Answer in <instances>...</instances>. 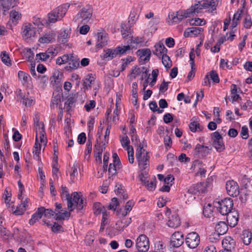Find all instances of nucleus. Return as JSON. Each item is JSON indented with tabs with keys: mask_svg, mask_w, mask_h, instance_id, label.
Here are the masks:
<instances>
[{
	"mask_svg": "<svg viewBox=\"0 0 252 252\" xmlns=\"http://www.w3.org/2000/svg\"><path fill=\"white\" fill-rule=\"evenodd\" d=\"M214 206L211 203H208L205 205L203 208V214L204 216L208 218H211L213 216Z\"/></svg>",
	"mask_w": 252,
	"mask_h": 252,
	"instance_id": "c9c22d12",
	"label": "nucleus"
},
{
	"mask_svg": "<svg viewBox=\"0 0 252 252\" xmlns=\"http://www.w3.org/2000/svg\"><path fill=\"white\" fill-rule=\"evenodd\" d=\"M228 230V226L224 221H219L215 226V231L220 234L223 235Z\"/></svg>",
	"mask_w": 252,
	"mask_h": 252,
	"instance_id": "473e14b6",
	"label": "nucleus"
},
{
	"mask_svg": "<svg viewBox=\"0 0 252 252\" xmlns=\"http://www.w3.org/2000/svg\"><path fill=\"white\" fill-rule=\"evenodd\" d=\"M155 252H164L165 246H164L163 242L160 241H157L155 243Z\"/></svg>",
	"mask_w": 252,
	"mask_h": 252,
	"instance_id": "5fc2aeb1",
	"label": "nucleus"
},
{
	"mask_svg": "<svg viewBox=\"0 0 252 252\" xmlns=\"http://www.w3.org/2000/svg\"><path fill=\"white\" fill-rule=\"evenodd\" d=\"M211 148L209 146H205L197 144L195 147L194 150L196 153L201 156H205L210 151Z\"/></svg>",
	"mask_w": 252,
	"mask_h": 252,
	"instance_id": "2f4dec72",
	"label": "nucleus"
},
{
	"mask_svg": "<svg viewBox=\"0 0 252 252\" xmlns=\"http://www.w3.org/2000/svg\"><path fill=\"white\" fill-rule=\"evenodd\" d=\"M105 232H106V235L107 236H109L110 238H112L119 233V232L115 229L114 226L113 227H110L107 228L106 229Z\"/></svg>",
	"mask_w": 252,
	"mask_h": 252,
	"instance_id": "864d4df0",
	"label": "nucleus"
},
{
	"mask_svg": "<svg viewBox=\"0 0 252 252\" xmlns=\"http://www.w3.org/2000/svg\"><path fill=\"white\" fill-rule=\"evenodd\" d=\"M200 241V236L195 232L188 233L185 238V243L190 249L196 248L199 244Z\"/></svg>",
	"mask_w": 252,
	"mask_h": 252,
	"instance_id": "9d476101",
	"label": "nucleus"
},
{
	"mask_svg": "<svg viewBox=\"0 0 252 252\" xmlns=\"http://www.w3.org/2000/svg\"><path fill=\"white\" fill-rule=\"evenodd\" d=\"M213 145L218 152H221L224 149L223 138L218 131L211 134Z\"/></svg>",
	"mask_w": 252,
	"mask_h": 252,
	"instance_id": "9b49d317",
	"label": "nucleus"
},
{
	"mask_svg": "<svg viewBox=\"0 0 252 252\" xmlns=\"http://www.w3.org/2000/svg\"><path fill=\"white\" fill-rule=\"evenodd\" d=\"M79 164L75 161L71 168V172L70 174V179L71 180H74L75 177L78 175L77 168L78 167Z\"/></svg>",
	"mask_w": 252,
	"mask_h": 252,
	"instance_id": "3c124183",
	"label": "nucleus"
},
{
	"mask_svg": "<svg viewBox=\"0 0 252 252\" xmlns=\"http://www.w3.org/2000/svg\"><path fill=\"white\" fill-rule=\"evenodd\" d=\"M214 206L222 215L224 216L231 211L233 203L231 198H226L221 201L214 202Z\"/></svg>",
	"mask_w": 252,
	"mask_h": 252,
	"instance_id": "39448f33",
	"label": "nucleus"
},
{
	"mask_svg": "<svg viewBox=\"0 0 252 252\" xmlns=\"http://www.w3.org/2000/svg\"><path fill=\"white\" fill-rule=\"evenodd\" d=\"M134 205V202L133 201L129 200L127 201L125 205V211L122 213L123 216H126L128 213L131 210Z\"/></svg>",
	"mask_w": 252,
	"mask_h": 252,
	"instance_id": "de8ad7c7",
	"label": "nucleus"
},
{
	"mask_svg": "<svg viewBox=\"0 0 252 252\" xmlns=\"http://www.w3.org/2000/svg\"><path fill=\"white\" fill-rule=\"evenodd\" d=\"M183 234L181 232H175L171 237L170 246L174 248H178L184 243Z\"/></svg>",
	"mask_w": 252,
	"mask_h": 252,
	"instance_id": "2eb2a0df",
	"label": "nucleus"
},
{
	"mask_svg": "<svg viewBox=\"0 0 252 252\" xmlns=\"http://www.w3.org/2000/svg\"><path fill=\"white\" fill-rule=\"evenodd\" d=\"M22 103L26 107H30L34 104V101L31 98L25 97L22 100Z\"/></svg>",
	"mask_w": 252,
	"mask_h": 252,
	"instance_id": "69168bd1",
	"label": "nucleus"
},
{
	"mask_svg": "<svg viewBox=\"0 0 252 252\" xmlns=\"http://www.w3.org/2000/svg\"><path fill=\"white\" fill-rule=\"evenodd\" d=\"M18 0H0L1 10L6 15L8 10L16 6Z\"/></svg>",
	"mask_w": 252,
	"mask_h": 252,
	"instance_id": "5701e85b",
	"label": "nucleus"
},
{
	"mask_svg": "<svg viewBox=\"0 0 252 252\" xmlns=\"http://www.w3.org/2000/svg\"><path fill=\"white\" fill-rule=\"evenodd\" d=\"M136 250H141L148 252L149 249L148 238L144 234H140L136 239L135 243Z\"/></svg>",
	"mask_w": 252,
	"mask_h": 252,
	"instance_id": "f8f14e48",
	"label": "nucleus"
},
{
	"mask_svg": "<svg viewBox=\"0 0 252 252\" xmlns=\"http://www.w3.org/2000/svg\"><path fill=\"white\" fill-rule=\"evenodd\" d=\"M38 79L41 87H45L48 81V77L45 75H39L38 76Z\"/></svg>",
	"mask_w": 252,
	"mask_h": 252,
	"instance_id": "13d9d810",
	"label": "nucleus"
},
{
	"mask_svg": "<svg viewBox=\"0 0 252 252\" xmlns=\"http://www.w3.org/2000/svg\"><path fill=\"white\" fill-rule=\"evenodd\" d=\"M70 196L72 197V201L73 203L74 209L75 208V206H76L78 210H82L86 203L85 200L82 197V195L77 192H74Z\"/></svg>",
	"mask_w": 252,
	"mask_h": 252,
	"instance_id": "dca6fc26",
	"label": "nucleus"
},
{
	"mask_svg": "<svg viewBox=\"0 0 252 252\" xmlns=\"http://www.w3.org/2000/svg\"><path fill=\"white\" fill-rule=\"evenodd\" d=\"M27 206V201L26 199L22 201V202L17 207L16 210L14 212L16 215H21L23 214L24 212L26 210Z\"/></svg>",
	"mask_w": 252,
	"mask_h": 252,
	"instance_id": "58836bf2",
	"label": "nucleus"
},
{
	"mask_svg": "<svg viewBox=\"0 0 252 252\" xmlns=\"http://www.w3.org/2000/svg\"><path fill=\"white\" fill-rule=\"evenodd\" d=\"M130 47L129 45L124 46L123 47L118 46L116 48H108L103 50V53L101 57L106 61H109L116 57L118 55L125 53L127 51L129 50Z\"/></svg>",
	"mask_w": 252,
	"mask_h": 252,
	"instance_id": "7ed1b4c3",
	"label": "nucleus"
},
{
	"mask_svg": "<svg viewBox=\"0 0 252 252\" xmlns=\"http://www.w3.org/2000/svg\"><path fill=\"white\" fill-rule=\"evenodd\" d=\"M226 189L229 195L236 197L239 194V189L237 183L233 180L228 181L226 183Z\"/></svg>",
	"mask_w": 252,
	"mask_h": 252,
	"instance_id": "4468645a",
	"label": "nucleus"
},
{
	"mask_svg": "<svg viewBox=\"0 0 252 252\" xmlns=\"http://www.w3.org/2000/svg\"><path fill=\"white\" fill-rule=\"evenodd\" d=\"M156 179L155 178H153L150 182L147 181L144 184L146 187L149 190L152 191L154 190L156 187Z\"/></svg>",
	"mask_w": 252,
	"mask_h": 252,
	"instance_id": "603ef678",
	"label": "nucleus"
},
{
	"mask_svg": "<svg viewBox=\"0 0 252 252\" xmlns=\"http://www.w3.org/2000/svg\"><path fill=\"white\" fill-rule=\"evenodd\" d=\"M95 82V78L92 74H89L85 78L83 86L85 90L91 89L92 85L94 84Z\"/></svg>",
	"mask_w": 252,
	"mask_h": 252,
	"instance_id": "72a5a7b5",
	"label": "nucleus"
},
{
	"mask_svg": "<svg viewBox=\"0 0 252 252\" xmlns=\"http://www.w3.org/2000/svg\"><path fill=\"white\" fill-rule=\"evenodd\" d=\"M42 217L41 213L39 212V208L37 211L32 215L31 219L29 220V223L31 225L34 224V223L39 219H41Z\"/></svg>",
	"mask_w": 252,
	"mask_h": 252,
	"instance_id": "a18cd8bd",
	"label": "nucleus"
},
{
	"mask_svg": "<svg viewBox=\"0 0 252 252\" xmlns=\"http://www.w3.org/2000/svg\"><path fill=\"white\" fill-rule=\"evenodd\" d=\"M218 0H206L201 2H198L197 3L193 5L194 10L197 14L200 13L201 10L203 9H209L213 12L216 9V7L218 4Z\"/></svg>",
	"mask_w": 252,
	"mask_h": 252,
	"instance_id": "6e6552de",
	"label": "nucleus"
},
{
	"mask_svg": "<svg viewBox=\"0 0 252 252\" xmlns=\"http://www.w3.org/2000/svg\"><path fill=\"white\" fill-rule=\"evenodd\" d=\"M93 14V10L90 6L82 8L75 16L73 21L80 24H86L90 20Z\"/></svg>",
	"mask_w": 252,
	"mask_h": 252,
	"instance_id": "20e7f679",
	"label": "nucleus"
},
{
	"mask_svg": "<svg viewBox=\"0 0 252 252\" xmlns=\"http://www.w3.org/2000/svg\"><path fill=\"white\" fill-rule=\"evenodd\" d=\"M18 77L23 86L26 88H30L32 86V79L28 73L20 70L18 72Z\"/></svg>",
	"mask_w": 252,
	"mask_h": 252,
	"instance_id": "aec40b11",
	"label": "nucleus"
},
{
	"mask_svg": "<svg viewBox=\"0 0 252 252\" xmlns=\"http://www.w3.org/2000/svg\"><path fill=\"white\" fill-rule=\"evenodd\" d=\"M200 188V185H194L191 187H190L188 189V192L189 194H195L199 192L200 190L199 188Z\"/></svg>",
	"mask_w": 252,
	"mask_h": 252,
	"instance_id": "bf43d9fd",
	"label": "nucleus"
},
{
	"mask_svg": "<svg viewBox=\"0 0 252 252\" xmlns=\"http://www.w3.org/2000/svg\"><path fill=\"white\" fill-rule=\"evenodd\" d=\"M40 150H41V145L38 142V138L36 137L35 138V142L34 143V145L33 148V158L35 160H39V155L40 153Z\"/></svg>",
	"mask_w": 252,
	"mask_h": 252,
	"instance_id": "e433bc0d",
	"label": "nucleus"
},
{
	"mask_svg": "<svg viewBox=\"0 0 252 252\" xmlns=\"http://www.w3.org/2000/svg\"><path fill=\"white\" fill-rule=\"evenodd\" d=\"M35 132H36V137H37L38 134L45 133L44 125L43 122H41L40 123L34 125Z\"/></svg>",
	"mask_w": 252,
	"mask_h": 252,
	"instance_id": "09e8293b",
	"label": "nucleus"
},
{
	"mask_svg": "<svg viewBox=\"0 0 252 252\" xmlns=\"http://www.w3.org/2000/svg\"><path fill=\"white\" fill-rule=\"evenodd\" d=\"M21 18V14L19 12L15 10H12L10 13V20L12 21L14 24H16L17 21Z\"/></svg>",
	"mask_w": 252,
	"mask_h": 252,
	"instance_id": "37998d69",
	"label": "nucleus"
},
{
	"mask_svg": "<svg viewBox=\"0 0 252 252\" xmlns=\"http://www.w3.org/2000/svg\"><path fill=\"white\" fill-rule=\"evenodd\" d=\"M105 149V144L103 143H97L95 145V154L98 155V158L101 159V154L103 151Z\"/></svg>",
	"mask_w": 252,
	"mask_h": 252,
	"instance_id": "a19ab883",
	"label": "nucleus"
},
{
	"mask_svg": "<svg viewBox=\"0 0 252 252\" xmlns=\"http://www.w3.org/2000/svg\"><path fill=\"white\" fill-rule=\"evenodd\" d=\"M189 127L193 132L201 131L203 129V126H201L197 121H192V120L189 125Z\"/></svg>",
	"mask_w": 252,
	"mask_h": 252,
	"instance_id": "4c0bfd02",
	"label": "nucleus"
},
{
	"mask_svg": "<svg viewBox=\"0 0 252 252\" xmlns=\"http://www.w3.org/2000/svg\"><path fill=\"white\" fill-rule=\"evenodd\" d=\"M70 33L71 29L70 28L63 29L58 35V41L62 44L66 43L70 37Z\"/></svg>",
	"mask_w": 252,
	"mask_h": 252,
	"instance_id": "393cba45",
	"label": "nucleus"
},
{
	"mask_svg": "<svg viewBox=\"0 0 252 252\" xmlns=\"http://www.w3.org/2000/svg\"><path fill=\"white\" fill-rule=\"evenodd\" d=\"M227 215V221L230 227H234L238 223V214L235 211L230 212Z\"/></svg>",
	"mask_w": 252,
	"mask_h": 252,
	"instance_id": "a878e982",
	"label": "nucleus"
},
{
	"mask_svg": "<svg viewBox=\"0 0 252 252\" xmlns=\"http://www.w3.org/2000/svg\"><path fill=\"white\" fill-rule=\"evenodd\" d=\"M70 6V4L65 3L55 8L48 14V21L54 23L57 21L61 20L65 15Z\"/></svg>",
	"mask_w": 252,
	"mask_h": 252,
	"instance_id": "f03ea898",
	"label": "nucleus"
},
{
	"mask_svg": "<svg viewBox=\"0 0 252 252\" xmlns=\"http://www.w3.org/2000/svg\"><path fill=\"white\" fill-rule=\"evenodd\" d=\"M203 32V29L200 27H191L188 28L184 32L186 37H196L200 35Z\"/></svg>",
	"mask_w": 252,
	"mask_h": 252,
	"instance_id": "b1692460",
	"label": "nucleus"
},
{
	"mask_svg": "<svg viewBox=\"0 0 252 252\" xmlns=\"http://www.w3.org/2000/svg\"><path fill=\"white\" fill-rule=\"evenodd\" d=\"M174 178L173 176L168 175L164 179V184L172 186L174 184Z\"/></svg>",
	"mask_w": 252,
	"mask_h": 252,
	"instance_id": "338daca9",
	"label": "nucleus"
},
{
	"mask_svg": "<svg viewBox=\"0 0 252 252\" xmlns=\"http://www.w3.org/2000/svg\"><path fill=\"white\" fill-rule=\"evenodd\" d=\"M121 143L123 148H126V149L128 147H131L129 145L130 141L126 135H125L122 137L121 139Z\"/></svg>",
	"mask_w": 252,
	"mask_h": 252,
	"instance_id": "0e129e2a",
	"label": "nucleus"
},
{
	"mask_svg": "<svg viewBox=\"0 0 252 252\" xmlns=\"http://www.w3.org/2000/svg\"><path fill=\"white\" fill-rule=\"evenodd\" d=\"M221 243L224 250L232 252V251L234 249L235 241L230 237H226L223 239Z\"/></svg>",
	"mask_w": 252,
	"mask_h": 252,
	"instance_id": "bb28decb",
	"label": "nucleus"
},
{
	"mask_svg": "<svg viewBox=\"0 0 252 252\" xmlns=\"http://www.w3.org/2000/svg\"><path fill=\"white\" fill-rule=\"evenodd\" d=\"M61 196L63 198L67 200L68 209L70 211L74 210V205L72 201V197L70 196L67 189L65 186L62 185L61 186Z\"/></svg>",
	"mask_w": 252,
	"mask_h": 252,
	"instance_id": "412c9836",
	"label": "nucleus"
},
{
	"mask_svg": "<svg viewBox=\"0 0 252 252\" xmlns=\"http://www.w3.org/2000/svg\"><path fill=\"white\" fill-rule=\"evenodd\" d=\"M0 58L3 63H10L11 62L8 54L5 51L0 53Z\"/></svg>",
	"mask_w": 252,
	"mask_h": 252,
	"instance_id": "4d7b16f0",
	"label": "nucleus"
},
{
	"mask_svg": "<svg viewBox=\"0 0 252 252\" xmlns=\"http://www.w3.org/2000/svg\"><path fill=\"white\" fill-rule=\"evenodd\" d=\"M55 39V34L50 32L45 33L43 36L39 38L38 41L41 43H49L53 42Z\"/></svg>",
	"mask_w": 252,
	"mask_h": 252,
	"instance_id": "cd10ccee",
	"label": "nucleus"
},
{
	"mask_svg": "<svg viewBox=\"0 0 252 252\" xmlns=\"http://www.w3.org/2000/svg\"><path fill=\"white\" fill-rule=\"evenodd\" d=\"M39 212H41L42 216H43L47 218H51L55 215V212L52 210L49 209H46L44 207L39 208Z\"/></svg>",
	"mask_w": 252,
	"mask_h": 252,
	"instance_id": "ea45409f",
	"label": "nucleus"
},
{
	"mask_svg": "<svg viewBox=\"0 0 252 252\" xmlns=\"http://www.w3.org/2000/svg\"><path fill=\"white\" fill-rule=\"evenodd\" d=\"M12 131L14 132L12 136L13 140L16 142L19 141L22 138L21 134L19 133L18 130L14 128L12 129Z\"/></svg>",
	"mask_w": 252,
	"mask_h": 252,
	"instance_id": "774afa93",
	"label": "nucleus"
},
{
	"mask_svg": "<svg viewBox=\"0 0 252 252\" xmlns=\"http://www.w3.org/2000/svg\"><path fill=\"white\" fill-rule=\"evenodd\" d=\"M118 205L119 202L118 199L114 197L112 199L111 203L108 206V208L109 210H115Z\"/></svg>",
	"mask_w": 252,
	"mask_h": 252,
	"instance_id": "680f3d73",
	"label": "nucleus"
},
{
	"mask_svg": "<svg viewBox=\"0 0 252 252\" xmlns=\"http://www.w3.org/2000/svg\"><path fill=\"white\" fill-rule=\"evenodd\" d=\"M128 154V160L130 163H133L134 162V151L132 147H128L126 148Z\"/></svg>",
	"mask_w": 252,
	"mask_h": 252,
	"instance_id": "052dcab7",
	"label": "nucleus"
},
{
	"mask_svg": "<svg viewBox=\"0 0 252 252\" xmlns=\"http://www.w3.org/2000/svg\"><path fill=\"white\" fill-rule=\"evenodd\" d=\"M121 168V165H117V164L110 163L109 166L108 172L109 175L113 176L117 173V170Z\"/></svg>",
	"mask_w": 252,
	"mask_h": 252,
	"instance_id": "8fccbe9b",
	"label": "nucleus"
},
{
	"mask_svg": "<svg viewBox=\"0 0 252 252\" xmlns=\"http://www.w3.org/2000/svg\"><path fill=\"white\" fill-rule=\"evenodd\" d=\"M154 47L155 50L153 51V53L159 59H161L162 63L171 62L170 58L167 55V50L162 42L157 43Z\"/></svg>",
	"mask_w": 252,
	"mask_h": 252,
	"instance_id": "0eeeda50",
	"label": "nucleus"
},
{
	"mask_svg": "<svg viewBox=\"0 0 252 252\" xmlns=\"http://www.w3.org/2000/svg\"><path fill=\"white\" fill-rule=\"evenodd\" d=\"M191 168H193V169H195V168L198 169L197 174H199L202 176H205L206 172V170L204 167V165L201 161L199 160H194L193 162Z\"/></svg>",
	"mask_w": 252,
	"mask_h": 252,
	"instance_id": "c85d7f7f",
	"label": "nucleus"
},
{
	"mask_svg": "<svg viewBox=\"0 0 252 252\" xmlns=\"http://www.w3.org/2000/svg\"><path fill=\"white\" fill-rule=\"evenodd\" d=\"M57 52L53 49H48L45 53H40L36 55L35 60L39 62H50L56 56Z\"/></svg>",
	"mask_w": 252,
	"mask_h": 252,
	"instance_id": "ddd939ff",
	"label": "nucleus"
},
{
	"mask_svg": "<svg viewBox=\"0 0 252 252\" xmlns=\"http://www.w3.org/2000/svg\"><path fill=\"white\" fill-rule=\"evenodd\" d=\"M207 74L208 75L210 80H212L215 83H219V77L216 71L213 70L208 72Z\"/></svg>",
	"mask_w": 252,
	"mask_h": 252,
	"instance_id": "c03bdc74",
	"label": "nucleus"
},
{
	"mask_svg": "<svg viewBox=\"0 0 252 252\" xmlns=\"http://www.w3.org/2000/svg\"><path fill=\"white\" fill-rule=\"evenodd\" d=\"M96 37V47L97 48H101L107 45L108 37L107 34L105 32H97Z\"/></svg>",
	"mask_w": 252,
	"mask_h": 252,
	"instance_id": "f3484780",
	"label": "nucleus"
},
{
	"mask_svg": "<svg viewBox=\"0 0 252 252\" xmlns=\"http://www.w3.org/2000/svg\"><path fill=\"white\" fill-rule=\"evenodd\" d=\"M189 23L192 25L202 26L205 25V21L198 18H195L194 19H192L190 21Z\"/></svg>",
	"mask_w": 252,
	"mask_h": 252,
	"instance_id": "6e6d98bb",
	"label": "nucleus"
},
{
	"mask_svg": "<svg viewBox=\"0 0 252 252\" xmlns=\"http://www.w3.org/2000/svg\"><path fill=\"white\" fill-rule=\"evenodd\" d=\"M147 68L145 67L136 65L131 70V75L133 78L139 76L141 79L143 80L144 77L147 76Z\"/></svg>",
	"mask_w": 252,
	"mask_h": 252,
	"instance_id": "a211bd4d",
	"label": "nucleus"
},
{
	"mask_svg": "<svg viewBox=\"0 0 252 252\" xmlns=\"http://www.w3.org/2000/svg\"><path fill=\"white\" fill-rule=\"evenodd\" d=\"M196 15L195 10H194V7L192 5L189 8L186 10H180L176 12V14L173 13L169 15V18L171 19L173 22L178 23L181 21L183 19L189 17L190 16H193Z\"/></svg>",
	"mask_w": 252,
	"mask_h": 252,
	"instance_id": "423d86ee",
	"label": "nucleus"
},
{
	"mask_svg": "<svg viewBox=\"0 0 252 252\" xmlns=\"http://www.w3.org/2000/svg\"><path fill=\"white\" fill-rule=\"evenodd\" d=\"M140 62H147L149 61L151 55V51L149 48L139 49L136 52Z\"/></svg>",
	"mask_w": 252,
	"mask_h": 252,
	"instance_id": "4be33fe9",
	"label": "nucleus"
},
{
	"mask_svg": "<svg viewBox=\"0 0 252 252\" xmlns=\"http://www.w3.org/2000/svg\"><path fill=\"white\" fill-rule=\"evenodd\" d=\"M94 212L96 215L100 214L106 209L99 202H95L94 204Z\"/></svg>",
	"mask_w": 252,
	"mask_h": 252,
	"instance_id": "79ce46f5",
	"label": "nucleus"
},
{
	"mask_svg": "<svg viewBox=\"0 0 252 252\" xmlns=\"http://www.w3.org/2000/svg\"><path fill=\"white\" fill-rule=\"evenodd\" d=\"M136 158L138 162V166L141 170L139 174V179L144 184L147 181V169L149 165V157L148 153L143 148V145L140 143L136 151Z\"/></svg>",
	"mask_w": 252,
	"mask_h": 252,
	"instance_id": "f257e3e1",
	"label": "nucleus"
},
{
	"mask_svg": "<svg viewBox=\"0 0 252 252\" xmlns=\"http://www.w3.org/2000/svg\"><path fill=\"white\" fill-rule=\"evenodd\" d=\"M167 224L170 227H177L179 226L180 224V220L177 214H173L169 217Z\"/></svg>",
	"mask_w": 252,
	"mask_h": 252,
	"instance_id": "7c9ffc66",
	"label": "nucleus"
},
{
	"mask_svg": "<svg viewBox=\"0 0 252 252\" xmlns=\"http://www.w3.org/2000/svg\"><path fill=\"white\" fill-rule=\"evenodd\" d=\"M243 243L246 245H248L251 242L252 237L251 233L248 231H244L242 234Z\"/></svg>",
	"mask_w": 252,
	"mask_h": 252,
	"instance_id": "49530a36",
	"label": "nucleus"
},
{
	"mask_svg": "<svg viewBox=\"0 0 252 252\" xmlns=\"http://www.w3.org/2000/svg\"><path fill=\"white\" fill-rule=\"evenodd\" d=\"M79 59L77 56L73 54L64 55L62 57L58 58L56 63H79Z\"/></svg>",
	"mask_w": 252,
	"mask_h": 252,
	"instance_id": "6ab92c4d",
	"label": "nucleus"
},
{
	"mask_svg": "<svg viewBox=\"0 0 252 252\" xmlns=\"http://www.w3.org/2000/svg\"><path fill=\"white\" fill-rule=\"evenodd\" d=\"M63 95L61 92L53 93V96L51 99V107H54L57 106L61 102Z\"/></svg>",
	"mask_w": 252,
	"mask_h": 252,
	"instance_id": "f704fd0d",
	"label": "nucleus"
},
{
	"mask_svg": "<svg viewBox=\"0 0 252 252\" xmlns=\"http://www.w3.org/2000/svg\"><path fill=\"white\" fill-rule=\"evenodd\" d=\"M70 212H67L66 210H61L60 211H57L55 210L54 218L57 220H63L66 218L69 217L70 215Z\"/></svg>",
	"mask_w": 252,
	"mask_h": 252,
	"instance_id": "c756f323",
	"label": "nucleus"
},
{
	"mask_svg": "<svg viewBox=\"0 0 252 252\" xmlns=\"http://www.w3.org/2000/svg\"><path fill=\"white\" fill-rule=\"evenodd\" d=\"M22 35L25 39H31L34 37L36 32L35 24H25L22 27Z\"/></svg>",
	"mask_w": 252,
	"mask_h": 252,
	"instance_id": "1a4fd4ad",
	"label": "nucleus"
},
{
	"mask_svg": "<svg viewBox=\"0 0 252 252\" xmlns=\"http://www.w3.org/2000/svg\"><path fill=\"white\" fill-rule=\"evenodd\" d=\"M195 64H191V70L189 72L187 76V81H190L195 74Z\"/></svg>",
	"mask_w": 252,
	"mask_h": 252,
	"instance_id": "e2e57ef3",
	"label": "nucleus"
}]
</instances>
